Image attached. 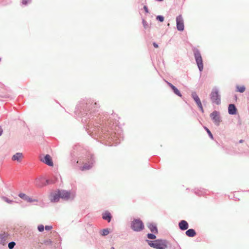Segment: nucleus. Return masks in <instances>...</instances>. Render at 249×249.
I'll list each match as a JSON object with an SVG mask.
<instances>
[{
    "label": "nucleus",
    "instance_id": "f257e3e1",
    "mask_svg": "<svg viewBox=\"0 0 249 249\" xmlns=\"http://www.w3.org/2000/svg\"><path fill=\"white\" fill-rule=\"evenodd\" d=\"M148 245L156 249H166L168 246V242L165 239H158L154 241L146 240Z\"/></svg>",
    "mask_w": 249,
    "mask_h": 249
},
{
    "label": "nucleus",
    "instance_id": "f03ea898",
    "mask_svg": "<svg viewBox=\"0 0 249 249\" xmlns=\"http://www.w3.org/2000/svg\"><path fill=\"white\" fill-rule=\"evenodd\" d=\"M56 181V177L53 179H45L43 177H39L35 179L34 184L36 187L42 188L46 185L55 183Z\"/></svg>",
    "mask_w": 249,
    "mask_h": 249
},
{
    "label": "nucleus",
    "instance_id": "7ed1b4c3",
    "mask_svg": "<svg viewBox=\"0 0 249 249\" xmlns=\"http://www.w3.org/2000/svg\"><path fill=\"white\" fill-rule=\"evenodd\" d=\"M144 224L140 219H134L131 222V228L135 231H141L144 229Z\"/></svg>",
    "mask_w": 249,
    "mask_h": 249
},
{
    "label": "nucleus",
    "instance_id": "20e7f679",
    "mask_svg": "<svg viewBox=\"0 0 249 249\" xmlns=\"http://www.w3.org/2000/svg\"><path fill=\"white\" fill-rule=\"evenodd\" d=\"M194 55L197 66L200 71H202L203 69V61L200 52L197 49L194 50Z\"/></svg>",
    "mask_w": 249,
    "mask_h": 249
},
{
    "label": "nucleus",
    "instance_id": "39448f33",
    "mask_svg": "<svg viewBox=\"0 0 249 249\" xmlns=\"http://www.w3.org/2000/svg\"><path fill=\"white\" fill-rule=\"evenodd\" d=\"M211 99L212 102L217 105L220 104L221 99L220 96L219 94L218 91L217 89H213L211 93Z\"/></svg>",
    "mask_w": 249,
    "mask_h": 249
},
{
    "label": "nucleus",
    "instance_id": "423d86ee",
    "mask_svg": "<svg viewBox=\"0 0 249 249\" xmlns=\"http://www.w3.org/2000/svg\"><path fill=\"white\" fill-rule=\"evenodd\" d=\"M95 161L93 157H90L83 166H80L81 171L88 170L92 168Z\"/></svg>",
    "mask_w": 249,
    "mask_h": 249
},
{
    "label": "nucleus",
    "instance_id": "0eeeda50",
    "mask_svg": "<svg viewBox=\"0 0 249 249\" xmlns=\"http://www.w3.org/2000/svg\"><path fill=\"white\" fill-rule=\"evenodd\" d=\"M177 28L178 31H182L184 30V22L181 16L179 15L176 18Z\"/></svg>",
    "mask_w": 249,
    "mask_h": 249
},
{
    "label": "nucleus",
    "instance_id": "6e6552de",
    "mask_svg": "<svg viewBox=\"0 0 249 249\" xmlns=\"http://www.w3.org/2000/svg\"><path fill=\"white\" fill-rule=\"evenodd\" d=\"M40 160L49 166H53V162L51 157H40Z\"/></svg>",
    "mask_w": 249,
    "mask_h": 249
},
{
    "label": "nucleus",
    "instance_id": "1a4fd4ad",
    "mask_svg": "<svg viewBox=\"0 0 249 249\" xmlns=\"http://www.w3.org/2000/svg\"><path fill=\"white\" fill-rule=\"evenodd\" d=\"M192 96L194 100L196 102V104L197 105L198 107H199L200 110L202 112H203V108L202 105L201 104L200 100L199 98L198 97V96H197V95L196 94V93L195 92H193L192 93Z\"/></svg>",
    "mask_w": 249,
    "mask_h": 249
},
{
    "label": "nucleus",
    "instance_id": "9d476101",
    "mask_svg": "<svg viewBox=\"0 0 249 249\" xmlns=\"http://www.w3.org/2000/svg\"><path fill=\"white\" fill-rule=\"evenodd\" d=\"M18 196L20 198H22V199L27 201L28 202L31 203V202H36V201H37L36 199H33L31 197L28 196L27 195H26V194H25L24 193H19L18 194Z\"/></svg>",
    "mask_w": 249,
    "mask_h": 249
},
{
    "label": "nucleus",
    "instance_id": "9b49d317",
    "mask_svg": "<svg viewBox=\"0 0 249 249\" xmlns=\"http://www.w3.org/2000/svg\"><path fill=\"white\" fill-rule=\"evenodd\" d=\"M212 119L213 120L214 123L218 125L220 122V117L217 112L213 111L210 115Z\"/></svg>",
    "mask_w": 249,
    "mask_h": 249
},
{
    "label": "nucleus",
    "instance_id": "f8f14e48",
    "mask_svg": "<svg viewBox=\"0 0 249 249\" xmlns=\"http://www.w3.org/2000/svg\"><path fill=\"white\" fill-rule=\"evenodd\" d=\"M178 227L181 231H185L188 229L189 224L186 221L182 220L179 222Z\"/></svg>",
    "mask_w": 249,
    "mask_h": 249
},
{
    "label": "nucleus",
    "instance_id": "ddd939ff",
    "mask_svg": "<svg viewBox=\"0 0 249 249\" xmlns=\"http://www.w3.org/2000/svg\"><path fill=\"white\" fill-rule=\"evenodd\" d=\"M60 195V194L58 191L57 192V193L52 194L50 198L51 201L52 202H58L61 198Z\"/></svg>",
    "mask_w": 249,
    "mask_h": 249
},
{
    "label": "nucleus",
    "instance_id": "4468645a",
    "mask_svg": "<svg viewBox=\"0 0 249 249\" xmlns=\"http://www.w3.org/2000/svg\"><path fill=\"white\" fill-rule=\"evenodd\" d=\"M9 234L7 232H3L0 234V244L5 245L7 242L6 240Z\"/></svg>",
    "mask_w": 249,
    "mask_h": 249
},
{
    "label": "nucleus",
    "instance_id": "2eb2a0df",
    "mask_svg": "<svg viewBox=\"0 0 249 249\" xmlns=\"http://www.w3.org/2000/svg\"><path fill=\"white\" fill-rule=\"evenodd\" d=\"M61 198L68 200L70 197V192L65 191V190H58Z\"/></svg>",
    "mask_w": 249,
    "mask_h": 249
},
{
    "label": "nucleus",
    "instance_id": "dca6fc26",
    "mask_svg": "<svg viewBox=\"0 0 249 249\" xmlns=\"http://www.w3.org/2000/svg\"><path fill=\"white\" fill-rule=\"evenodd\" d=\"M147 227L152 233L155 234L158 233V230L156 224L154 223H149L147 225Z\"/></svg>",
    "mask_w": 249,
    "mask_h": 249
},
{
    "label": "nucleus",
    "instance_id": "f3484780",
    "mask_svg": "<svg viewBox=\"0 0 249 249\" xmlns=\"http://www.w3.org/2000/svg\"><path fill=\"white\" fill-rule=\"evenodd\" d=\"M102 218L103 219L107 220L108 222H110L112 218V215L108 211H106L102 213Z\"/></svg>",
    "mask_w": 249,
    "mask_h": 249
},
{
    "label": "nucleus",
    "instance_id": "a211bd4d",
    "mask_svg": "<svg viewBox=\"0 0 249 249\" xmlns=\"http://www.w3.org/2000/svg\"><path fill=\"white\" fill-rule=\"evenodd\" d=\"M167 83L168 85L172 89V90H173L174 92L176 95H178L179 97H181L182 96V95H181V93L180 92V91L175 86H174L173 85H172L171 83H169L168 82H167Z\"/></svg>",
    "mask_w": 249,
    "mask_h": 249
},
{
    "label": "nucleus",
    "instance_id": "6ab92c4d",
    "mask_svg": "<svg viewBox=\"0 0 249 249\" xmlns=\"http://www.w3.org/2000/svg\"><path fill=\"white\" fill-rule=\"evenodd\" d=\"M228 112L230 114L234 115L236 113L237 109L233 104H230L228 107Z\"/></svg>",
    "mask_w": 249,
    "mask_h": 249
},
{
    "label": "nucleus",
    "instance_id": "aec40b11",
    "mask_svg": "<svg viewBox=\"0 0 249 249\" xmlns=\"http://www.w3.org/2000/svg\"><path fill=\"white\" fill-rule=\"evenodd\" d=\"M185 234L188 237H193L196 235V233L195 230L189 229L186 231Z\"/></svg>",
    "mask_w": 249,
    "mask_h": 249
},
{
    "label": "nucleus",
    "instance_id": "412c9836",
    "mask_svg": "<svg viewBox=\"0 0 249 249\" xmlns=\"http://www.w3.org/2000/svg\"><path fill=\"white\" fill-rule=\"evenodd\" d=\"M237 91L243 93L245 91L246 88L244 86H236Z\"/></svg>",
    "mask_w": 249,
    "mask_h": 249
},
{
    "label": "nucleus",
    "instance_id": "4be33fe9",
    "mask_svg": "<svg viewBox=\"0 0 249 249\" xmlns=\"http://www.w3.org/2000/svg\"><path fill=\"white\" fill-rule=\"evenodd\" d=\"M195 193L198 196H203L205 194V190L202 189V190H199L197 189L195 191Z\"/></svg>",
    "mask_w": 249,
    "mask_h": 249
},
{
    "label": "nucleus",
    "instance_id": "5701e85b",
    "mask_svg": "<svg viewBox=\"0 0 249 249\" xmlns=\"http://www.w3.org/2000/svg\"><path fill=\"white\" fill-rule=\"evenodd\" d=\"M110 232V231L108 229H104L102 230V232L101 233V235L103 236H106L108 235Z\"/></svg>",
    "mask_w": 249,
    "mask_h": 249
},
{
    "label": "nucleus",
    "instance_id": "b1692460",
    "mask_svg": "<svg viewBox=\"0 0 249 249\" xmlns=\"http://www.w3.org/2000/svg\"><path fill=\"white\" fill-rule=\"evenodd\" d=\"M153 233H149L147 234V237L149 239L154 240L156 238V235Z\"/></svg>",
    "mask_w": 249,
    "mask_h": 249
},
{
    "label": "nucleus",
    "instance_id": "393cba45",
    "mask_svg": "<svg viewBox=\"0 0 249 249\" xmlns=\"http://www.w3.org/2000/svg\"><path fill=\"white\" fill-rule=\"evenodd\" d=\"M23 157H12V160H17L18 162H20Z\"/></svg>",
    "mask_w": 249,
    "mask_h": 249
},
{
    "label": "nucleus",
    "instance_id": "a878e982",
    "mask_svg": "<svg viewBox=\"0 0 249 249\" xmlns=\"http://www.w3.org/2000/svg\"><path fill=\"white\" fill-rule=\"evenodd\" d=\"M16 243L14 241H12L8 243V247L9 249H13Z\"/></svg>",
    "mask_w": 249,
    "mask_h": 249
},
{
    "label": "nucleus",
    "instance_id": "bb28decb",
    "mask_svg": "<svg viewBox=\"0 0 249 249\" xmlns=\"http://www.w3.org/2000/svg\"><path fill=\"white\" fill-rule=\"evenodd\" d=\"M37 230L40 232H42L44 230V226L43 225H39L37 227Z\"/></svg>",
    "mask_w": 249,
    "mask_h": 249
},
{
    "label": "nucleus",
    "instance_id": "cd10ccee",
    "mask_svg": "<svg viewBox=\"0 0 249 249\" xmlns=\"http://www.w3.org/2000/svg\"><path fill=\"white\" fill-rule=\"evenodd\" d=\"M157 19L160 22H162L164 20V18L161 16H158L157 17Z\"/></svg>",
    "mask_w": 249,
    "mask_h": 249
},
{
    "label": "nucleus",
    "instance_id": "c85d7f7f",
    "mask_svg": "<svg viewBox=\"0 0 249 249\" xmlns=\"http://www.w3.org/2000/svg\"><path fill=\"white\" fill-rule=\"evenodd\" d=\"M44 243L46 245H51L52 241L51 240H47L44 242Z\"/></svg>",
    "mask_w": 249,
    "mask_h": 249
},
{
    "label": "nucleus",
    "instance_id": "c756f323",
    "mask_svg": "<svg viewBox=\"0 0 249 249\" xmlns=\"http://www.w3.org/2000/svg\"><path fill=\"white\" fill-rule=\"evenodd\" d=\"M205 129L206 130V131H207V133H208L209 135L210 136V137L212 139H213V135H212V133L211 132V131L207 127H205Z\"/></svg>",
    "mask_w": 249,
    "mask_h": 249
},
{
    "label": "nucleus",
    "instance_id": "7c9ffc66",
    "mask_svg": "<svg viewBox=\"0 0 249 249\" xmlns=\"http://www.w3.org/2000/svg\"><path fill=\"white\" fill-rule=\"evenodd\" d=\"M73 160L74 164H80L81 163V162L79 163V160L76 159V160Z\"/></svg>",
    "mask_w": 249,
    "mask_h": 249
},
{
    "label": "nucleus",
    "instance_id": "2f4dec72",
    "mask_svg": "<svg viewBox=\"0 0 249 249\" xmlns=\"http://www.w3.org/2000/svg\"><path fill=\"white\" fill-rule=\"evenodd\" d=\"M31 0H22V3L24 5H26L27 4L30 2Z\"/></svg>",
    "mask_w": 249,
    "mask_h": 249
},
{
    "label": "nucleus",
    "instance_id": "473e14b6",
    "mask_svg": "<svg viewBox=\"0 0 249 249\" xmlns=\"http://www.w3.org/2000/svg\"><path fill=\"white\" fill-rule=\"evenodd\" d=\"M53 228V227L52 226H46L44 227V229L46 231H50Z\"/></svg>",
    "mask_w": 249,
    "mask_h": 249
},
{
    "label": "nucleus",
    "instance_id": "72a5a7b5",
    "mask_svg": "<svg viewBox=\"0 0 249 249\" xmlns=\"http://www.w3.org/2000/svg\"><path fill=\"white\" fill-rule=\"evenodd\" d=\"M144 10L145 11V12L146 13H149V11H148V8L146 6H144Z\"/></svg>",
    "mask_w": 249,
    "mask_h": 249
},
{
    "label": "nucleus",
    "instance_id": "f704fd0d",
    "mask_svg": "<svg viewBox=\"0 0 249 249\" xmlns=\"http://www.w3.org/2000/svg\"><path fill=\"white\" fill-rule=\"evenodd\" d=\"M153 46H154V47L155 48H158V44H156V43H155V42H154V43H153Z\"/></svg>",
    "mask_w": 249,
    "mask_h": 249
},
{
    "label": "nucleus",
    "instance_id": "c9c22d12",
    "mask_svg": "<svg viewBox=\"0 0 249 249\" xmlns=\"http://www.w3.org/2000/svg\"><path fill=\"white\" fill-rule=\"evenodd\" d=\"M3 130L1 128V127L0 126V136H1L2 134Z\"/></svg>",
    "mask_w": 249,
    "mask_h": 249
},
{
    "label": "nucleus",
    "instance_id": "e433bc0d",
    "mask_svg": "<svg viewBox=\"0 0 249 249\" xmlns=\"http://www.w3.org/2000/svg\"><path fill=\"white\" fill-rule=\"evenodd\" d=\"M143 25H144V28H146V22H145V21H143Z\"/></svg>",
    "mask_w": 249,
    "mask_h": 249
},
{
    "label": "nucleus",
    "instance_id": "4c0bfd02",
    "mask_svg": "<svg viewBox=\"0 0 249 249\" xmlns=\"http://www.w3.org/2000/svg\"><path fill=\"white\" fill-rule=\"evenodd\" d=\"M6 201L8 203H10V202H11V200H9L7 198H6Z\"/></svg>",
    "mask_w": 249,
    "mask_h": 249
},
{
    "label": "nucleus",
    "instance_id": "58836bf2",
    "mask_svg": "<svg viewBox=\"0 0 249 249\" xmlns=\"http://www.w3.org/2000/svg\"><path fill=\"white\" fill-rule=\"evenodd\" d=\"M110 249H115L114 247H112Z\"/></svg>",
    "mask_w": 249,
    "mask_h": 249
},
{
    "label": "nucleus",
    "instance_id": "ea45409f",
    "mask_svg": "<svg viewBox=\"0 0 249 249\" xmlns=\"http://www.w3.org/2000/svg\"><path fill=\"white\" fill-rule=\"evenodd\" d=\"M19 153H17V156H19Z\"/></svg>",
    "mask_w": 249,
    "mask_h": 249
}]
</instances>
